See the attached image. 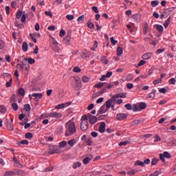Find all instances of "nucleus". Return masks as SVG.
Listing matches in <instances>:
<instances>
[{
  "label": "nucleus",
  "mask_w": 176,
  "mask_h": 176,
  "mask_svg": "<svg viewBox=\"0 0 176 176\" xmlns=\"http://www.w3.org/2000/svg\"><path fill=\"white\" fill-rule=\"evenodd\" d=\"M66 132L65 135L66 137H69V135H74L76 133V126L74 122H67L65 124Z\"/></svg>",
  "instance_id": "nucleus-1"
},
{
  "label": "nucleus",
  "mask_w": 176,
  "mask_h": 176,
  "mask_svg": "<svg viewBox=\"0 0 176 176\" xmlns=\"http://www.w3.org/2000/svg\"><path fill=\"white\" fill-rule=\"evenodd\" d=\"M72 83L73 87L76 89H79L82 87V81L80 80V78L74 77L72 80Z\"/></svg>",
  "instance_id": "nucleus-2"
},
{
  "label": "nucleus",
  "mask_w": 176,
  "mask_h": 176,
  "mask_svg": "<svg viewBox=\"0 0 176 176\" xmlns=\"http://www.w3.org/2000/svg\"><path fill=\"white\" fill-rule=\"evenodd\" d=\"M49 155H54V153H60V146L55 145L49 148L48 150Z\"/></svg>",
  "instance_id": "nucleus-3"
},
{
  "label": "nucleus",
  "mask_w": 176,
  "mask_h": 176,
  "mask_svg": "<svg viewBox=\"0 0 176 176\" xmlns=\"http://www.w3.org/2000/svg\"><path fill=\"white\" fill-rule=\"evenodd\" d=\"M13 119H11V122L9 121V119L6 118L5 122V125L10 131H13L14 128L13 127Z\"/></svg>",
  "instance_id": "nucleus-4"
},
{
  "label": "nucleus",
  "mask_w": 176,
  "mask_h": 176,
  "mask_svg": "<svg viewBox=\"0 0 176 176\" xmlns=\"http://www.w3.org/2000/svg\"><path fill=\"white\" fill-rule=\"evenodd\" d=\"M115 102H116V98L113 96H112V98L111 99L107 100L106 108H107V109H109V108H111V105H112V103L115 104Z\"/></svg>",
  "instance_id": "nucleus-5"
},
{
  "label": "nucleus",
  "mask_w": 176,
  "mask_h": 176,
  "mask_svg": "<svg viewBox=\"0 0 176 176\" xmlns=\"http://www.w3.org/2000/svg\"><path fill=\"white\" fill-rule=\"evenodd\" d=\"M88 118L91 124H96V123H97V120H98V118H97L96 116H92L90 113H88Z\"/></svg>",
  "instance_id": "nucleus-6"
},
{
  "label": "nucleus",
  "mask_w": 176,
  "mask_h": 176,
  "mask_svg": "<svg viewBox=\"0 0 176 176\" xmlns=\"http://www.w3.org/2000/svg\"><path fill=\"white\" fill-rule=\"evenodd\" d=\"M129 117L128 113H118L116 116V120H124V119H127Z\"/></svg>",
  "instance_id": "nucleus-7"
},
{
  "label": "nucleus",
  "mask_w": 176,
  "mask_h": 176,
  "mask_svg": "<svg viewBox=\"0 0 176 176\" xmlns=\"http://www.w3.org/2000/svg\"><path fill=\"white\" fill-rule=\"evenodd\" d=\"M27 61H28V58H24L23 60H22L21 63L23 65V69H25V71H27V72H28V70L30 69V64Z\"/></svg>",
  "instance_id": "nucleus-8"
},
{
  "label": "nucleus",
  "mask_w": 176,
  "mask_h": 176,
  "mask_svg": "<svg viewBox=\"0 0 176 176\" xmlns=\"http://www.w3.org/2000/svg\"><path fill=\"white\" fill-rule=\"evenodd\" d=\"M50 118H54L55 119H60V118H63V114L57 112H51L48 114Z\"/></svg>",
  "instance_id": "nucleus-9"
},
{
  "label": "nucleus",
  "mask_w": 176,
  "mask_h": 176,
  "mask_svg": "<svg viewBox=\"0 0 176 176\" xmlns=\"http://www.w3.org/2000/svg\"><path fill=\"white\" fill-rule=\"evenodd\" d=\"M72 104V102H67L66 103H62L60 104H58L56 106L55 109H63V108H66V107H69Z\"/></svg>",
  "instance_id": "nucleus-10"
},
{
  "label": "nucleus",
  "mask_w": 176,
  "mask_h": 176,
  "mask_svg": "<svg viewBox=\"0 0 176 176\" xmlns=\"http://www.w3.org/2000/svg\"><path fill=\"white\" fill-rule=\"evenodd\" d=\"M89 129V122L87 121H82L80 123V129L82 131H86Z\"/></svg>",
  "instance_id": "nucleus-11"
},
{
  "label": "nucleus",
  "mask_w": 176,
  "mask_h": 176,
  "mask_svg": "<svg viewBox=\"0 0 176 176\" xmlns=\"http://www.w3.org/2000/svg\"><path fill=\"white\" fill-rule=\"evenodd\" d=\"M5 78H7L8 79H9V81H8L6 83V87H10L12 86V82L13 80V79L12 78V75H10L9 74H5Z\"/></svg>",
  "instance_id": "nucleus-12"
},
{
  "label": "nucleus",
  "mask_w": 176,
  "mask_h": 176,
  "mask_svg": "<svg viewBox=\"0 0 176 176\" xmlns=\"http://www.w3.org/2000/svg\"><path fill=\"white\" fill-rule=\"evenodd\" d=\"M63 42L65 45H69L71 43V32H67V36L63 38Z\"/></svg>",
  "instance_id": "nucleus-13"
},
{
  "label": "nucleus",
  "mask_w": 176,
  "mask_h": 176,
  "mask_svg": "<svg viewBox=\"0 0 176 176\" xmlns=\"http://www.w3.org/2000/svg\"><path fill=\"white\" fill-rule=\"evenodd\" d=\"M109 109L107 108L105 109V104H103L100 109L98 110V115H101L102 113H105V112H107V111H109Z\"/></svg>",
  "instance_id": "nucleus-14"
},
{
  "label": "nucleus",
  "mask_w": 176,
  "mask_h": 176,
  "mask_svg": "<svg viewBox=\"0 0 176 176\" xmlns=\"http://www.w3.org/2000/svg\"><path fill=\"white\" fill-rule=\"evenodd\" d=\"M32 97H34V101H39L42 98L41 93H34L32 94Z\"/></svg>",
  "instance_id": "nucleus-15"
},
{
  "label": "nucleus",
  "mask_w": 176,
  "mask_h": 176,
  "mask_svg": "<svg viewBox=\"0 0 176 176\" xmlns=\"http://www.w3.org/2000/svg\"><path fill=\"white\" fill-rule=\"evenodd\" d=\"M105 122H102L98 129L99 133H105Z\"/></svg>",
  "instance_id": "nucleus-16"
},
{
  "label": "nucleus",
  "mask_w": 176,
  "mask_h": 176,
  "mask_svg": "<svg viewBox=\"0 0 176 176\" xmlns=\"http://www.w3.org/2000/svg\"><path fill=\"white\" fill-rule=\"evenodd\" d=\"M15 175H20V176L27 175V172H25V170H23L21 169L15 170Z\"/></svg>",
  "instance_id": "nucleus-17"
},
{
  "label": "nucleus",
  "mask_w": 176,
  "mask_h": 176,
  "mask_svg": "<svg viewBox=\"0 0 176 176\" xmlns=\"http://www.w3.org/2000/svg\"><path fill=\"white\" fill-rule=\"evenodd\" d=\"M151 57H152V53L148 52V53H146V54H143L142 56V58L143 60H149V58H151Z\"/></svg>",
  "instance_id": "nucleus-18"
},
{
  "label": "nucleus",
  "mask_w": 176,
  "mask_h": 176,
  "mask_svg": "<svg viewBox=\"0 0 176 176\" xmlns=\"http://www.w3.org/2000/svg\"><path fill=\"white\" fill-rule=\"evenodd\" d=\"M148 30H149V25H148V23H144L143 28L144 35H146V34H148Z\"/></svg>",
  "instance_id": "nucleus-19"
},
{
  "label": "nucleus",
  "mask_w": 176,
  "mask_h": 176,
  "mask_svg": "<svg viewBox=\"0 0 176 176\" xmlns=\"http://www.w3.org/2000/svg\"><path fill=\"white\" fill-rule=\"evenodd\" d=\"M174 9H175V8H174V7L167 8L164 10V13L165 14H168V15L171 14V12H173Z\"/></svg>",
  "instance_id": "nucleus-20"
},
{
  "label": "nucleus",
  "mask_w": 176,
  "mask_h": 176,
  "mask_svg": "<svg viewBox=\"0 0 176 176\" xmlns=\"http://www.w3.org/2000/svg\"><path fill=\"white\" fill-rule=\"evenodd\" d=\"M139 111H142V109H145L146 108V103L140 102L138 104Z\"/></svg>",
  "instance_id": "nucleus-21"
},
{
  "label": "nucleus",
  "mask_w": 176,
  "mask_h": 176,
  "mask_svg": "<svg viewBox=\"0 0 176 176\" xmlns=\"http://www.w3.org/2000/svg\"><path fill=\"white\" fill-rule=\"evenodd\" d=\"M104 85H107V82H100L98 83H96L94 85V87H96L97 89H101V87H103Z\"/></svg>",
  "instance_id": "nucleus-22"
},
{
  "label": "nucleus",
  "mask_w": 176,
  "mask_h": 176,
  "mask_svg": "<svg viewBox=\"0 0 176 176\" xmlns=\"http://www.w3.org/2000/svg\"><path fill=\"white\" fill-rule=\"evenodd\" d=\"M154 27H156V30L158 31V32H163L164 30L162 25H155Z\"/></svg>",
  "instance_id": "nucleus-23"
},
{
  "label": "nucleus",
  "mask_w": 176,
  "mask_h": 176,
  "mask_svg": "<svg viewBox=\"0 0 176 176\" xmlns=\"http://www.w3.org/2000/svg\"><path fill=\"white\" fill-rule=\"evenodd\" d=\"M87 25L88 28H89L90 30H93V28H94V23H93V22H91V19H90L87 21Z\"/></svg>",
  "instance_id": "nucleus-24"
},
{
  "label": "nucleus",
  "mask_w": 176,
  "mask_h": 176,
  "mask_svg": "<svg viewBox=\"0 0 176 176\" xmlns=\"http://www.w3.org/2000/svg\"><path fill=\"white\" fill-rule=\"evenodd\" d=\"M16 175V170L14 171H6L4 176H14Z\"/></svg>",
  "instance_id": "nucleus-25"
},
{
  "label": "nucleus",
  "mask_w": 176,
  "mask_h": 176,
  "mask_svg": "<svg viewBox=\"0 0 176 176\" xmlns=\"http://www.w3.org/2000/svg\"><path fill=\"white\" fill-rule=\"evenodd\" d=\"M18 94L19 96L24 97V96H25V91L23 88H19L18 90Z\"/></svg>",
  "instance_id": "nucleus-26"
},
{
  "label": "nucleus",
  "mask_w": 176,
  "mask_h": 176,
  "mask_svg": "<svg viewBox=\"0 0 176 176\" xmlns=\"http://www.w3.org/2000/svg\"><path fill=\"white\" fill-rule=\"evenodd\" d=\"M134 166H140L141 167H145V164H144L143 162H141L140 160H137L135 162Z\"/></svg>",
  "instance_id": "nucleus-27"
},
{
  "label": "nucleus",
  "mask_w": 176,
  "mask_h": 176,
  "mask_svg": "<svg viewBox=\"0 0 176 176\" xmlns=\"http://www.w3.org/2000/svg\"><path fill=\"white\" fill-rule=\"evenodd\" d=\"M101 63H102V64H108V63H109V60H108V59H107V56H103L101 57Z\"/></svg>",
  "instance_id": "nucleus-28"
},
{
  "label": "nucleus",
  "mask_w": 176,
  "mask_h": 176,
  "mask_svg": "<svg viewBox=\"0 0 176 176\" xmlns=\"http://www.w3.org/2000/svg\"><path fill=\"white\" fill-rule=\"evenodd\" d=\"M170 19H171V16H169L167 19H166V21L164 22V28H168V25L170 24Z\"/></svg>",
  "instance_id": "nucleus-29"
},
{
  "label": "nucleus",
  "mask_w": 176,
  "mask_h": 176,
  "mask_svg": "<svg viewBox=\"0 0 176 176\" xmlns=\"http://www.w3.org/2000/svg\"><path fill=\"white\" fill-rule=\"evenodd\" d=\"M12 160L13 162H14L16 167H20V166H22L21 163H20V162H19V160L16 159V157H14L12 158Z\"/></svg>",
  "instance_id": "nucleus-30"
},
{
  "label": "nucleus",
  "mask_w": 176,
  "mask_h": 176,
  "mask_svg": "<svg viewBox=\"0 0 176 176\" xmlns=\"http://www.w3.org/2000/svg\"><path fill=\"white\" fill-rule=\"evenodd\" d=\"M68 145L70 146H74L76 144V140L75 139H72L67 142Z\"/></svg>",
  "instance_id": "nucleus-31"
},
{
  "label": "nucleus",
  "mask_w": 176,
  "mask_h": 176,
  "mask_svg": "<svg viewBox=\"0 0 176 176\" xmlns=\"http://www.w3.org/2000/svg\"><path fill=\"white\" fill-rule=\"evenodd\" d=\"M22 50L23 52H27V50H28V44L26 42H23L22 45Z\"/></svg>",
  "instance_id": "nucleus-32"
},
{
  "label": "nucleus",
  "mask_w": 176,
  "mask_h": 176,
  "mask_svg": "<svg viewBox=\"0 0 176 176\" xmlns=\"http://www.w3.org/2000/svg\"><path fill=\"white\" fill-rule=\"evenodd\" d=\"M132 109L133 112H138V111H140V108L138 107V104H133L132 105Z\"/></svg>",
  "instance_id": "nucleus-33"
},
{
  "label": "nucleus",
  "mask_w": 176,
  "mask_h": 176,
  "mask_svg": "<svg viewBox=\"0 0 176 176\" xmlns=\"http://www.w3.org/2000/svg\"><path fill=\"white\" fill-rule=\"evenodd\" d=\"M123 54V49L122 47H118L117 48V56H122Z\"/></svg>",
  "instance_id": "nucleus-34"
},
{
  "label": "nucleus",
  "mask_w": 176,
  "mask_h": 176,
  "mask_svg": "<svg viewBox=\"0 0 176 176\" xmlns=\"http://www.w3.org/2000/svg\"><path fill=\"white\" fill-rule=\"evenodd\" d=\"M90 160H91V158L87 157L82 160V163L83 164H89Z\"/></svg>",
  "instance_id": "nucleus-35"
},
{
  "label": "nucleus",
  "mask_w": 176,
  "mask_h": 176,
  "mask_svg": "<svg viewBox=\"0 0 176 176\" xmlns=\"http://www.w3.org/2000/svg\"><path fill=\"white\" fill-rule=\"evenodd\" d=\"M23 107L26 112H30V111H31V106L30 105V104H25Z\"/></svg>",
  "instance_id": "nucleus-36"
},
{
  "label": "nucleus",
  "mask_w": 176,
  "mask_h": 176,
  "mask_svg": "<svg viewBox=\"0 0 176 176\" xmlns=\"http://www.w3.org/2000/svg\"><path fill=\"white\" fill-rule=\"evenodd\" d=\"M144 64H146V61L142 60L137 65H135V67L140 68V67H142V65H144Z\"/></svg>",
  "instance_id": "nucleus-37"
},
{
  "label": "nucleus",
  "mask_w": 176,
  "mask_h": 176,
  "mask_svg": "<svg viewBox=\"0 0 176 176\" xmlns=\"http://www.w3.org/2000/svg\"><path fill=\"white\" fill-rule=\"evenodd\" d=\"M142 122V119L135 120L132 122V126H137V124H140Z\"/></svg>",
  "instance_id": "nucleus-38"
},
{
  "label": "nucleus",
  "mask_w": 176,
  "mask_h": 176,
  "mask_svg": "<svg viewBox=\"0 0 176 176\" xmlns=\"http://www.w3.org/2000/svg\"><path fill=\"white\" fill-rule=\"evenodd\" d=\"M1 113H6V107L3 105H0Z\"/></svg>",
  "instance_id": "nucleus-39"
},
{
  "label": "nucleus",
  "mask_w": 176,
  "mask_h": 176,
  "mask_svg": "<svg viewBox=\"0 0 176 176\" xmlns=\"http://www.w3.org/2000/svg\"><path fill=\"white\" fill-rule=\"evenodd\" d=\"M86 144L89 146H91V145H93V141L91 140V138H89L88 139H87Z\"/></svg>",
  "instance_id": "nucleus-40"
},
{
  "label": "nucleus",
  "mask_w": 176,
  "mask_h": 176,
  "mask_svg": "<svg viewBox=\"0 0 176 176\" xmlns=\"http://www.w3.org/2000/svg\"><path fill=\"white\" fill-rule=\"evenodd\" d=\"M127 144H130V142L129 140H126V141H124V142H120L119 143V146H126V145H127Z\"/></svg>",
  "instance_id": "nucleus-41"
},
{
  "label": "nucleus",
  "mask_w": 176,
  "mask_h": 176,
  "mask_svg": "<svg viewBox=\"0 0 176 176\" xmlns=\"http://www.w3.org/2000/svg\"><path fill=\"white\" fill-rule=\"evenodd\" d=\"M32 137H34V135H32V133H27L25 135V138L28 140H31V138H32Z\"/></svg>",
  "instance_id": "nucleus-42"
},
{
  "label": "nucleus",
  "mask_w": 176,
  "mask_h": 176,
  "mask_svg": "<svg viewBox=\"0 0 176 176\" xmlns=\"http://www.w3.org/2000/svg\"><path fill=\"white\" fill-rule=\"evenodd\" d=\"M80 166H82V164H80V162H77L73 164L72 167L73 168L75 169V168H78V167H80Z\"/></svg>",
  "instance_id": "nucleus-43"
},
{
  "label": "nucleus",
  "mask_w": 176,
  "mask_h": 176,
  "mask_svg": "<svg viewBox=\"0 0 176 176\" xmlns=\"http://www.w3.org/2000/svg\"><path fill=\"white\" fill-rule=\"evenodd\" d=\"M82 54H83V56H84V57L85 58H89V57H90L91 56V52H83Z\"/></svg>",
  "instance_id": "nucleus-44"
},
{
  "label": "nucleus",
  "mask_w": 176,
  "mask_h": 176,
  "mask_svg": "<svg viewBox=\"0 0 176 176\" xmlns=\"http://www.w3.org/2000/svg\"><path fill=\"white\" fill-rule=\"evenodd\" d=\"M163 155L166 158V159H170L171 158V155H170L169 152L165 151L163 153Z\"/></svg>",
  "instance_id": "nucleus-45"
},
{
  "label": "nucleus",
  "mask_w": 176,
  "mask_h": 176,
  "mask_svg": "<svg viewBox=\"0 0 176 176\" xmlns=\"http://www.w3.org/2000/svg\"><path fill=\"white\" fill-rule=\"evenodd\" d=\"M153 83L155 86H156V85H159V83H162V78L155 80Z\"/></svg>",
  "instance_id": "nucleus-46"
},
{
  "label": "nucleus",
  "mask_w": 176,
  "mask_h": 176,
  "mask_svg": "<svg viewBox=\"0 0 176 176\" xmlns=\"http://www.w3.org/2000/svg\"><path fill=\"white\" fill-rule=\"evenodd\" d=\"M104 93H107V87H104L102 89V90H101L99 92H97V95L98 96H101V94H104Z\"/></svg>",
  "instance_id": "nucleus-47"
},
{
  "label": "nucleus",
  "mask_w": 176,
  "mask_h": 176,
  "mask_svg": "<svg viewBox=\"0 0 176 176\" xmlns=\"http://www.w3.org/2000/svg\"><path fill=\"white\" fill-rule=\"evenodd\" d=\"M157 162H159V160H157L156 157H154L151 161V165L155 166L157 164Z\"/></svg>",
  "instance_id": "nucleus-48"
},
{
  "label": "nucleus",
  "mask_w": 176,
  "mask_h": 176,
  "mask_svg": "<svg viewBox=\"0 0 176 176\" xmlns=\"http://www.w3.org/2000/svg\"><path fill=\"white\" fill-rule=\"evenodd\" d=\"M133 74H128L126 76V80H127V82H130V80H133Z\"/></svg>",
  "instance_id": "nucleus-49"
},
{
  "label": "nucleus",
  "mask_w": 176,
  "mask_h": 176,
  "mask_svg": "<svg viewBox=\"0 0 176 176\" xmlns=\"http://www.w3.org/2000/svg\"><path fill=\"white\" fill-rule=\"evenodd\" d=\"M29 35H30L31 39L33 41V42H34V43H36V38H35V34H30Z\"/></svg>",
  "instance_id": "nucleus-50"
},
{
  "label": "nucleus",
  "mask_w": 176,
  "mask_h": 176,
  "mask_svg": "<svg viewBox=\"0 0 176 176\" xmlns=\"http://www.w3.org/2000/svg\"><path fill=\"white\" fill-rule=\"evenodd\" d=\"M67 145V141H62L59 143V148H63Z\"/></svg>",
  "instance_id": "nucleus-51"
},
{
  "label": "nucleus",
  "mask_w": 176,
  "mask_h": 176,
  "mask_svg": "<svg viewBox=\"0 0 176 176\" xmlns=\"http://www.w3.org/2000/svg\"><path fill=\"white\" fill-rule=\"evenodd\" d=\"M157 5H159V2L157 1H151V6L153 8H156V6H157Z\"/></svg>",
  "instance_id": "nucleus-52"
},
{
  "label": "nucleus",
  "mask_w": 176,
  "mask_h": 176,
  "mask_svg": "<svg viewBox=\"0 0 176 176\" xmlns=\"http://www.w3.org/2000/svg\"><path fill=\"white\" fill-rule=\"evenodd\" d=\"M12 107L13 109V111H17V109H19V106L17 105V103H12Z\"/></svg>",
  "instance_id": "nucleus-53"
},
{
  "label": "nucleus",
  "mask_w": 176,
  "mask_h": 176,
  "mask_svg": "<svg viewBox=\"0 0 176 176\" xmlns=\"http://www.w3.org/2000/svg\"><path fill=\"white\" fill-rule=\"evenodd\" d=\"M82 80L84 83H87V82L90 80V78H89L87 76H82Z\"/></svg>",
  "instance_id": "nucleus-54"
},
{
  "label": "nucleus",
  "mask_w": 176,
  "mask_h": 176,
  "mask_svg": "<svg viewBox=\"0 0 176 176\" xmlns=\"http://www.w3.org/2000/svg\"><path fill=\"white\" fill-rule=\"evenodd\" d=\"M165 157H166L162 153L160 154V160L162 161V163H164V162H166Z\"/></svg>",
  "instance_id": "nucleus-55"
},
{
  "label": "nucleus",
  "mask_w": 176,
  "mask_h": 176,
  "mask_svg": "<svg viewBox=\"0 0 176 176\" xmlns=\"http://www.w3.org/2000/svg\"><path fill=\"white\" fill-rule=\"evenodd\" d=\"M5 47V41L2 39H0V50Z\"/></svg>",
  "instance_id": "nucleus-56"
},
{
  "label": "nucleus",
  "mask_w": 176,
  "mask_h": 176,
  "mask_svg": "<svg viewBox=\"0 0 176 176\" xmlns=\"http://www.w3.org/2000/svg\"><path fill=\"white\" fill-rule=\"evenodd\" d=\"M132 19L135 20V21H138V19H140V14H135L132 15Z\"/></svg>",
  "instance_id": "nucleus-57"
},
{
  "label": "nucleus",
  "mask_w": 176,
  "mask_h": 176,
  "mask_svg": "<svg viewBox=\"0 0 176 176\" xmlns=\"http://www.w3.org/2000/svg\"><path fill=\"white\" fill-rule=\"evenodd\" d=\"M23 16V12L19 11L16 14V19H20Z\"/></svg>",
  "instance_id": "nucleus-58"
},
{
  "label": "nucleus",
  "mask_w": 176,
  "mask_h": 176,
  "mask_svg": "<svg viewBox=\"0 0 176 176\" xmlns=\"http://www.w3.org/2000/svg\"><path fill=\"white\" fill-rule=\"evenodd\" d=\"M29 64H35V59H32V58H28V60Z\"/></svg>",
  "instance_id": "nucleus-59"
},
{
  "label": "nucleus",
  "mask_w": 176,
  "mask_h": 176,
  "mask_svg": "<svg viewBox=\"0 0 176 176\" xmlns=\"http://www.w3.org/2000/svg\"><path fill=\"white\" fill-rule=\"evenodd\" d=\"M170 85H175V78H172L168 80Z\"/></svg>",
  "instance_id": "nucleus-60"
},
{
  "label": "nucleus",
  "mask_w": 176,
  "mask_h": 176,
  "mask_svg": "<svg viewBox=\"0 0 176 176\" xmlns=\"http://www.w3.org/2000/svg\"><path fill=\"white\" fill-rule=\"evenodd\" d=\"M110 41H111V43H112V45H116V43L118 42V41L115 40V38L113 37H111Z\"/></svg>",
  "instance_id": "nucleus-61"
},
{
  "label": "nucleus",
  "mask_w": 176,
  "mask_h": 176,
  "mask_svg": "<svg viewBox=\"0 0 176 176\" xmlns=\"http://www.w3.org/2000/svg\"><path fill=\"white\" fill-rule=\"evenodd\" d=\"M78 21H85V15H81L77 19Z\"/></svg>",
  "instance_id": "nucleus-62"
},
{
  "label": "nucleus",
  "mask_w": 176,
  "mask_h": 176,
  "mask_svg": "<svg viewBox=\"0 0 176 176\" xmlns=\"http://www.w3.org/2000/svg\"><path fill=\"white\" fill-rule=\"evenodd\" d=\"M73 71L74 72H80V71H82V70L80 69V68L79 67H74Z\"/></svg>",
  "instance_id": "nucleus-63"
},
{
  "label": "nucleus",
  "mask_w": 176,
  "mask_h": 176,
  "mask_svg": "<svg viewBox=\"0 0 176 176\" xmlns=\"http://www.w3.org/2000/svg\"><path fill=\"white\" fill-rule=\"evenodd\" d=\"M159 174H160V172H159V170H156L154 173H151L150 176H157L159 175Z\"/></svg>",
  "instance_id": "nucleus-64"
}]
</instances>
